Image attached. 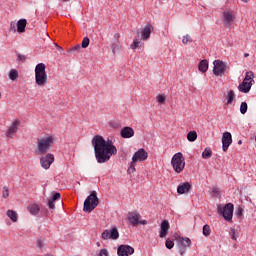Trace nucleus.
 <instances>
[{
    "label": "nucleus",
    "instance_id": "obj_1",
    "mask_svg": "<svg viewBox=\"0 0 256 256\" xmlns=\"http://www.w3.org/2000/svg\"><path fill=\"white\" fill-rule=\"evenodd\" d=\"M92 146L94 147V155L97 163H107L113 155H117V147L113 145V141H107L101 135L93 137Z\"/></svg>",
    "mask_w": 256,
    "mask_h": 256
},
{
    "label": "nucleus",
    "instance_id": "obj_2",
    "mask_svg": "<svg viewBox=\"0 0 256 256\" xmlns=\"http://www.w3.org/2000/svg\"><path fill=\"white\" fill-rule=\"evenodd\" d=\"M54 143H55V136L53 135H47V136L37 138V149H36L37 155H46V153H49Z\"/></svg>",
    "mask_w": 256,
    "mask_h": 256
},
{
    "label": "nucleus",
    "instance_id": "obj_3",
    "mask_svg": "<svg viewBox=\"0 0 256 256\" xmlns=\"http://www.w3.org/2000/svg\"><path fill=\"white\" fill-rule=\"evenodd\" d=\"M46 69L47 66L44 63H39L35 67V83L38 87H45L49 81Z\"/></svg>",
    "mask_w": 256,
    "mask_h": 256
},
{
    "label": "nucleus",
    "instance_id": "obj_4",
    "mask_svg": "<svg viewBox=\"0 0 256 256\" xmlns=\"http://www.w3.org/2000/svg\"><path fill=\"white\" fill-rule=\"evenodd\" d=\"M149 157V153L145 151L143 148L138 149L132 156V161L130 162V166L128 168V173H135V165L137 163H145Z\"/></svg>",
    "mask_w": 256,
    "mask_h": 256
},
{
    "label": "nucleus",
    "instance_id": "obj_5",
    "mask_svg": "<svg viewBox=\"0 0 256 256\" xmlns=\"http://www.w3.org/2000/svg\"><path fill=\"white\" fill-rule=\"evenodd\" d=\"M255 85V74L253 71L246 72L245 78L242 83L238 86V91L240 93H249L251 91V87Z\"/></svg>",
    "mask_w": 256,
    "mask_h": 256
},
{
    "label": "nucleus",
    "instance_id": "obj_6",
    "mask_svg": "<svg viewBox=\"0 0 256 256\" xmlns=\"http://www.w3.org/2000/svg\"><path fill=\"white\" fill-rule=\"evenodd\" d=\"M171 167L178 175L179 173H183L185 170V157H183V153L178 152L172 156Z\"/></svg>",
    "mask_w": 256,
    "mask_h": 256
},
{
    "label": "nucleus",
    "instance_id": "obj_7",
    "mask_svg": "<svg viewBox=\"0 0 256 256\" xmlns=\"http://www.w3.org/2000/svg\"><path fill=\"white\" fill-rule=\"evenodd\" d=\"M99 205V198H97V192H92L84 201V211L91 213Z\"/></svg>",
    "mask_w": 256,
    "mask_h": 256
},
{
    "label": "nucleus",
    "instance_id": "obj_8",
    "mask_svg": "<svg viewBox=\"0 0 256 256\" xmlns=\"http://www.w3.org/2000/svg\"><path fill=\"white\" fill-rule=\"evenodd\" d=\"M233 210L234 206L232 203L217 207L218 214L222 215L223 219L228 222L233 221Z\"/></svg>",
    "mask_w": 256,
    "mask_h": 256
},
{
    "label": "nucleus",
    "instance_id": "obj_9",
    "mask_svg": "<svg viewBox=\"0 0 256 256\" xmlns=\"http://www.w3.org/2000/svg\"><path fill=\"white\" fill-rule=\"evenodd\" d=\"M178 251L181 256H184L187 253V247H191V239L187 237L179 236L177 238Z\"/></svg>",
    "mask_w": 256,
    "mask_h": 256
},
{
    "label": "nucleus",
    "instance_id": "obj_10",
    "mask_svg": "<svg viewBox=\"0 0 256 256\" xmlns=\"http://www.w3.org/2000/svg\"><path fill=\"white\" fill-rule=\"evenodd\" d=\"M101 238L104 241H109V239H112V241H117L119 239V230L117 227H113L112 229H106L102 232Z\"/></svg>",
    "mask_w": 256,
    "mask_h": 256
},
{
    "label": "nucleus",
    "instance_id": "obj_11",
    "mask_svg": "<svg viewBox=\"0 0 256 256\" xmlns=\"http://www.w3.org/2000/svg\"><path fill=\"white\" fill-rule=\"evenodd\" d=\"M55 162V155L48 153L42 157H40V166L42 169H45L47 171L51 168V165Z\"/></svg>",
    "mask_w": 256,
    "mask_h": 256
},
{
    "label": "nucleus",
    "instance_id": "obj_12",
    "mask_svg": "<svg viewBox=\"0 0 256 256\" xmlns=\"http://www.w3.org/2000/svg\"><path fill=\"white\" fill-rule=\"evenodd\" d=\"M213 66V74L216 77H219V75H223V73H225V69H227V65L221 60H214Z\"/></svg>",
    "mask_w": 256,
    "mask_h": 256
},
{
    "label": "nucleus",
    "instance_id": "obj_13",
    "mask_svg": "<svg viewBox=\"0 0 256 256\" xmlns=\"http://www.w3.org/2000/svg\"><path fill=\"white\" fill-rule=\"evenodd\" d=\"M20 126H21V121L14 120L6 131V137H8L9 139H13V137H15V135L19 131Z\"/></svg>",
    "mask_w": 256,
    "mask_h": 256
},
{
    "label": "nucleus",
    "instance_id": "obj_14",
    "mask_svg": "<svg viewBox=\"0 0 256 256\" xmlns=\"http://www.w3.org/2000/svg\"><path fill=\"white\" fill-rule=\"evenodd\" d=\"M231 143H233V136L230 132H224L222 135V151H224V153H227Z\"/></svg>",
    "mask_w": 256,
    "mask_h": 256
},
{
    "label": "nucleus",
    "instance_id": "obj_15",
    "mask_svg": "<svg viewBox=\"0 0 256 256\" xmlns=\"http://www.w3.org/2000/svg\"><path fill=\"white\" fill-rule=\"evenodd\" d=\"M133 253H135V248L131 247L130 245L122 244L118 246V249H117L118 256H130V255H133Z\"/></svg>",
    "mask_w": 256,
    "mask_h": 256
},
{
    "label": "nucleus",
    "instance_id": "obj_16",
    "mask_svg": "<svg viewBox=\"0 0 256 256\" xmlns=\"http://www.w3.org/2000/svg\"><path fill=\"white\" fill-rule=\"evenodd\" d=\"M222 21L224 26L231 27V25H233V21H235V13H233V11H224L222 13Z\"/></svg>",
    "mask_w": 256,
    "mask_h": 256
},
{
    "label": "nucleus",
    "instance_id": "obj_17",
    "mask_svg": "<svg viewBox=\"0 0 256 256\" xmlns=\"http://www.w3.org/2000/svg\"><path fill=\"white\" fill-rule=\"evenodd\" d=\"M135 135V130L129 126H125L120 130V136L122 139H131Z\"/></svg>",
    "mask_w": 256,
    "mask_h": 256
},
{
    "label": "nucleus",
    "instance_id": "obj_18",
    "mask_svg": "<svg viewBox=\"0 0 256 256\" xmlns=\"http://www.w3.org/2000/svg\"><path fill=\"white\" fill-rule=\"evenodd\" d=\"M169 221L163 220L160 225V232H159V237L161 239H164V237H167V234L169 233L170 229Z\"/></svg>",
    "mask_w": 256,
    "mask_h": 256
},
{
    "label": "nucleus",
    "instance_id": "obj_19",
    "mask_svg": "<svg viewBox=\"0 0 256 256\" xmlns=\"http://www.w3.org/2000/svg\"><path fill=\"white\" fill-rule=\"evenodd\" d=\"M191 191V183L184 182L177 187L178 195H185V193H189Z\"/></svg>",
    "mask_w": 256,
    "mask_h": 256
},
{
    "label": "nucleus",
    "instance_id": "obj_20",
    "mask_svg": "<svg viewBox=\"0 0 256 256\" xmlns=\"http://www.w3.org/2000/svg\"><path fill=\"white\" fill-rule=\"evenodd\" d=\"M151 33H153V25L148 24L141 31V37H142L143 41H147V39H149V37H151Z\"/></svg>",
    "mask_w": 256,
    "mask_h": 256
},
{
    "label": "nucleus",
    "instance_id": "obj_21",
    "mask_svg": "<svg viewBox=\"0 0 256 256\" xmlns=\"http://www.w3.org/2000/svg\"><path fill=\"white\" fill-rule=\"evenodd\" d=\"M59 199H61V193H54L52 197L48 200L49 209H55V201H59Z\"/></svg>",
    "mask_w": 256,
    "mask_h": 256
},
{
    "label": "nucleus",
    "instance_id": "obj_22",
    "mask_svg": "<svg viewBox=\"0 0 256 256\" xmlns=\"http://www.w3.org/2000/svg\"><path fill=\"white\" fill-rule=\"evenodd\" d=\"M27 211L30 213V215H33V217H37V215H39V211H41V208L37 204H30L27 206Z\"/></svg>",
    "mask_w": 256,
    "mask_h": 256
},
{
    "label": "nucleus",
    "instance_id": "obj_23",
    "mask_svg": "<svg viewBox=\"0 0 256 256\" xmlns=\"http://www.w3.org/2000/svg\"><path fill=\"white\" fill-rule=\"evenodd\" d=\"M139 219H141V214L134 212L132 214H129L128 221L131 223V225L136 226L139 223Z\"/></svg>",
    "mask_w": 256,
    "mask_h": 256
},
{
    "label": "nucleus",
    "instance_id": "obj_24",
    "mask_svg": "<svg viewBox=\"0 0 256 256\" xmlns=\"http://www.w3.org/2000/svg\"><path fill=\"white\" fill-rule=\"evenodd\" d=\"M26 27H27V20L26 19H20L16 23V29L19 33H25Z\"/></svg>",
    "mask_w": 256,
    "mask_h": 256
},
{
    "label": "nucleus",
    "instance_id": "obj_25",
    "mask_svg": "<svg viewBox=\"0 0 256 256\" xmlns=\"http://www.w3.org/2000/svg\"><path fill=\"white\" fill-rule=\"evenodd\" d=\"M208 70H209V61L201 60L198 64V71H200V73H207Z\"/></svg>",
    "mask_w": 256,
    "mask_h": 256
},
{
    "label": "nucleus",
    "instance_id": "obj_26",
    "mask_svg": "<svg viewBox=\"0 0 256 256\" xmlns=\"http://www.w3.org/2000/svg\"><path fill=\"white\" fill-rule=\"evenodd\" d=\"M6 215L8 218H10L12 223H17V221H19V214H17V212H15L14 210H8L6 212Z\"/></svg>",
    "mask_w": 256,
    "mask_h": 256
},
{
    "label": "nucleus",
    "instance_id": "obj_27",
    "mask_svg": "<svg viewBox=\"0 0 256 256\" xmlns=\"http://www.w3.org/2000/svg\"><path fill=\"white\" fill-rule=\"evenodd\" d=\"M233 101H235V92L233 90H229L226 96V105H232Z\"/></svg>",
    "mask_w": 256,
    "mask_h": 256
},
{
    "label": "nucleus",
    "instance_id": "obj_28",
    "mask_svg": "<svg viewBox=\"0 0 256 256\" xmlns=\"http://www.w3.org/2000/svg\"><path fill=\"white\" fill-rule=\"evenodd\" d=\"M8 77L11 81H17V79H19V71H17V69H11Z\"/></svg>",
    "mask_w": 256,
    "mask_h": 256
},
{
    "label": "nucleus",
    "instance_id": "obj_29",
    "mask_svg": "<svg viewBox=\"0 0 256 256\" xmlns=\"http://www.w3.org/2000/svg\"><path fill=\"white\" fill-rule=\"evenodd\" d=\"M187 139L188 141H190L191 143H193V141H197V132L196 131H190L187 134Z\"/></svg>",
    "mask_w": 256,
    "mask_h": 256
},
{
    "label": "nucleus",
    "instance_id": "obj_30",
    "mask_svg": "<svg viewBox=\"0 0 256 256\" xmlns=\"http://www.w3.org/2000/svg\"><path fill=\"white\" fill-rule=\"evenodd\" d=\"M213 155V152L211 151V148L206 147L204 151L202 152V157L204 159H210V157Z\"/></svg>",
    "mask_w": 256,
    "mask_h": 256
},
{
    "label": "nucleus",
    "instance_id": "obj_31",
    "mask_svg": "<svg viewBox=\"0 0 256 256\" xmlns=\"http://www.w3.org/2000/svg\"><path fill=\"white\" fill-rule=\"evenodd\" d=\"M182 43H183V45H189V43H193V38L191 37V35L186 34L182 38Z\"/></svg>",
    "mask_w": 256,
    "mask_h": 256
},
{
    "label": "nucleus",
    "instance_id": "obj_32",
    "mask_svg": "<svg viewBox=\"0 0 256 256\" xmlns=\"http://www.w3.org/2000/svg\"><path fill=\"white\" fill-rule=\"evenodd\" d=\"M36 247L38 249H44L45 248V240L41 237H38L36 240Z\"/></svg>",
    "mask_w": 256,
    "mask_h": 256
},
{
    "label": "nucleus",
    "instance_id": "obj_33",
    "mask_svg": "<svg viewBox=\"0 0 256 256\" xmlns=\"http://www.w3.org/2000/svg\"><path fill=\"white\" fill-rule=\"evenodd\" d=\"M209 235H211V227L206 224L203 226V236L209 237Z\"/></svg>",
    "mask_w": 256,
    "mask_h": 256
},
{
    "label": "nucleus",
    "instance_id": "obj_34",
    "mask_svg": "<svg viewBox=\"0 0 256 256\" xmlns=\"http://www.w3.org/2000/svg\"><path fill=\"white\" fill-rule=\"evenodd\" d=\"M247 109H248L247 102H242L240 105V113L242 115H245V113H247Z\"/></svg>",
    "mask_w": 256,
    "mask_h": 256
},
{
    "label": "nucleus",
    "instance_id": "obj_35",
    "mask_svg": "<svg viewBox=\"0 0 256 256\" xmlns=\"http://www.w3.org/2000/svg\"><path fill=\"white\" fill-rule=\"evenodd\" d=\"M112 51L113 53H117V51H119V49H121V44H119V41H116L112 44Z\"/></svg>",
    "mask_w": 256,
    "mask_h": 256
},
{
    "label": "nucleus",
    "instance_id": "obj_36",
    "mask_svg": "<svg viewBox=\"0 0 256 256\" xmlns=\"http://www.w3.org/2000/svg\"><path fill=\"white\" fill-rule=\"evenodd\" d=\"M165 101H166V98L162 95V94H159L157 96V102L160 104V105H165Z\"/></svg>",
    "mask_w": 256,
    "mask_h": 256
},
{
    "label": "nucleus",
    "instance_id": "obj_37",
    "mask_svg": "<svg viewBox=\"0 0 256 256\" xmlns=\"http://www.w3.org/2000/svg\"><path fill=\"white\" fill-rule=\"evenodd\" d=\"M165 247L167 249H171L172 247H175V243L171 239H167L165 242Z\"/></svg>",
    "mask_w": 256,
    "mask_h": 256
},
{
    "label": "nucleus",
    "instance_id": "obj_38",
    "mask_svg": "<svg viewBox=\"0 0 256 256\" xmlns=\"http://www.w3.org/2000/svg\"><path fill=\"white\" fill-rule=\"evenodd\" d=\"M81 46H82L83 49H87V47H89V37H85V38L82 40Z\"/></svg>",
    "mask_w": 256,
    "mask_h": 256
},
{
    "label": "nucleus",
    "instance_id": "obj_39",
    "mask_svg": "<svg viewBox=\"0 0 256 256\" xmlns=\"http://www.w3.org/2000/svg\"><path fill=\"white\" fill-rule=\"evenodd\" d=\"M139 45H141V41H139V39H134L133 44L131 45V49H137L139 48Z\"/></svg>",
    "mask_w": 256,
    "mask_h": 256
},
{
    "label": "nucleus",
    "instance_id": "obj_40",
    "mask_svg": "<svg viewBox=\"0 0 256 256\" xmlns=\"http://www.w3.org/2000/svg\"><path fill=\"white\" fill-rule=\"evenodd\" d=\"M230 237L233 239V241H237V233L235 232V228H231Z\"/></svg>",
    "mask_w": 256,
    "mask_h": 256
},
{
    "label": "nucleus",
    "instance_id": "obj_41",
    "mask_svg": "<svg viewBox=\"0 0 256 256\" xmlns=\"http://www.w3.org/2000/svg\"><path fill=\"white\" fill-rule=\"evenodd\" d=\"M2 197H3V199H7V197H9V188L8 187H3Z\"/></svg>",
    "mask_w": 256,
    "mask_h": 256
},
{
    "label": "nucleus",
    "instance_id": "obj_42",
    "mask_svg": "<svg viewBox=\"0 0 256 256\" xmlns=\"http://www.w3.org/2000/svg\"><path fill=\"white\" fill-rule=\"evenodd\" d=\"M27 56L23 54H18L17 55V61H26Z\"/></svg>",
    "mask_w": 256,
    "mask_h": 256
},
{
    "label": "nucleus",
    "instance_id": "obj_43",
    "mask_svg": "<svg viewBox=\"0 0 256 256\" xmlns=\"http://www.w3.org/2000/svg\"><path fill=\"white\" fill-rule=\"evenodd\" d=\"M99 256H109V251L107 249H101Z\"/></svg>",
    "mask_w": 256,
    "mask_h": 256
},
{
    "label": "nucleus",
    "instance_id": "obj_44",
    "mask_svg": "<svg viewBox=\"0 0 256 256\" xmlns=\"http://www.w3.org/2000/svg\"><path fill=\"white\" fill-rule=\"evenodd\" d=\"M10 31H17V23L15 22L10 23Z\"/></svg>",
    "mask_w": 256,
    "mask_h": 256
},
{
    "label": "nucleus",
    "instance_id": "obj_45",
    "mask_svg": "<svg viewBox=\"0 0 256 256\" xmlns=\"http://www.w3.org/2000/svg\"><path fill=\"white\" fill-rule=\"evenodd\" d=\"M236 215H238V217H241L243 215V209L238 208L237 211H236Z\"/></svg>",
    "mask_w": 256,
    "mask_h": 256
},
{
    "label": "nucleus",
    "instance_id": "obj_46",
    "mask_svg": "<svg viewBox=\"0 0 256 256\" xmlns=\"http://www.w3.org/2000/svg\"><path fill=\"white\" fill-rule=\"evenodd\" d=\"M81 49V45H76L72 48V51H79Z\"/></svg>",
    "mask_w": 256,
    "mask_h": 256
},
{
    "label": "nucleus",
    "instance_id": "obj_47",
    "mask_svg": "<svg viewBox=\"0 0 256 256\" xmlns=\"http://www.w3.org/2000/svg\"><path fill=\"white\" fill-rule=\"evenodd\" d=\"M139 223L140 225H147V220H140Z\"/></svg>",
    "mask_w": 256,
    "mask_h": 256
},
{
    "label": "nucleus",
    "instance_id": "obj_48",
    "mask_svg": "<svg viewBox=\"0 0 256 256\" xmlns=\"http://www.w3.org/2000/svg\"><path fill=\"white\" fill-rule=\"evenodd\" d=\"M114 39H116L117 41H119V33H116V34L114 35Z\"/></svg>",
    "mask_w": 256,
    "mask_h": 256
},
{
    "label": "nucleus",
    "instance_id": "obj_49",
    "mask_svg": "<svg viewBox=\"0 0 256 256\" xmlns=\"http://www.w3.org/2000/svg\"><path fill=\"white\" fill-rule=\"evenodd\" d=\"M238 145H243V141L239 140Z\"/></svg>",
    "mask_w": 256,
    "mask_h": 256
},
{
    "label": "nucleus",
    "instance_id": "obj_50",
    "mask_svg": "<svg viewBox=\"0 0 256 256\" xmlns=\"http://www.w3.org/2000/svg\"><path fill=\"white\" fill-rule=\"evenodd\" d=\"M45 256H53V254H51V253H47Z\"/></svg>",
    "mask_w": 256,
    "mask_h": 256
},
{
    "label": "nucleus",
    "instance_id": "obj_51",
    "mask_svg": "<svg viewBox=\"0 0 256 256\" xmlns=\"http://www.w3.org/2000/svg\"><path fill=\"white\" fill-rule=\"evenodd\" d=\"M244 57H249V54H248V53H245V54H244Z\"/></svg>",
    "mask_w": 256,
    "mask_h": 256
},
{
    "label": "nucleus",
    "instance_id": "obj_52",
    "mask_svg": "<svg viewBox=\"0 0 256 256\" xmlns=\"http://www.w3.org/2000/svg\"><path fill=\"white\" fill-rule=\"evenodd\" d=\"M62 1L67 2V1H69V0H62Z\"/></svg>",
    "mask_w": 256,
    "mask_h": 256
},
{
    "label": "nucleus",
    "instance_id": "obj_53",
    "mask_svg": "<svg viewBox=\"0 0 256 256\" xmlns=\"http://www.w3.org/2000/svg\"><path fill=\"white\" fill-rule=\"evenodd\" d=\"M97 246L99 247V243H97Z\"/></svg>",
    "mask_w": 256,
    "mask_h": 256
}]
</instances>
